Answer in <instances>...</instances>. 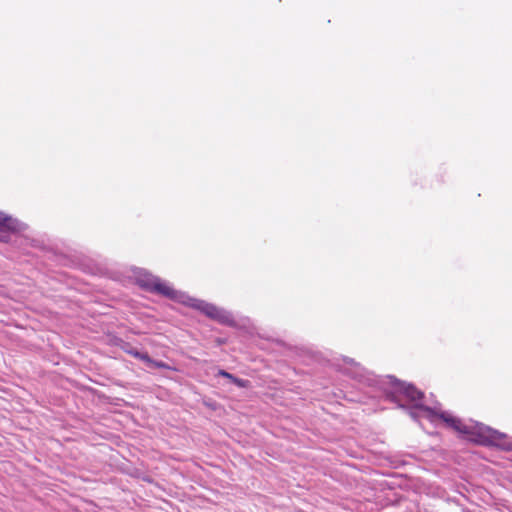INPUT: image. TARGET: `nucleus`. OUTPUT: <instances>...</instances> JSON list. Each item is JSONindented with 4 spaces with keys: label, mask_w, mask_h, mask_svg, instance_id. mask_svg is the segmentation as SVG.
I'll return each mask as SVG.
<instances>
[{
    "label": "nucleus",
    "mask_w": 512,
    "mask_h": 512,
    "mask_svg": "<svg viewBox=\"0 0 512 512\" xmlns=\"http://www.w3.org/2000/svg\"><path fill=\"white\" fill-rule=\"evenodd\" d=\"M344 362L350 365V375L353 378L367 386L378 387L385 393L388 400L397 403L399 407L404 408V405L401 404L403 400L410 402L412 406L409 409V415L414 420H418L421 417L428 419L432 423L441 420L448 427L469 436L471 440L479 444L496 446L503 450H512V439L506 434L473 420L463 422L461 419L452 416L448 412L441 411L436 406L429 407L423 405L421 403L424 397L423 392L412 384L401 382L393 376L378 377L364 370L349 357H345Z\"/></svg>",
    "instance_id": "f257e3e1"
},
{
    "label": "nucleus",
    "mask_w": 512,
    "mask_h": 512,
    "mask_svg": "<svg viewBox=\"0 0 512 512\" xmlns=\"http://www.w3.org/2000/svg\"><path fill=\"white\" fill-rule=\"evenodd\" d=\"M136 279L140 287L151 293L162 295L173 301L197 309L210 319L215 320L220 324L228 326H233L235 324L233 315L227 310L203 300L192 298L184 292L175 290L167 282L162 281L159 277L154 276L145 270L139 271Z\"/></svg>",
    "instance_id": "f03ea898"
},
{
    "label": "nucleus",
    "mask_w": 512,
    "mask_h": 512,
    "mask_svg": "<svg viewBox=\"0 0 512 512\" xmlns=\"http://www.w3.org/2000/svg\"><path fill=\"white\" fill-rule=\"evenodd\" d=\"M26 225L0 211V241L9 242L12 233L21 232Z\"/></svg>",
    "instance_id": "7ed1b4c3"
},
{
    "label": "nucleus",
    "mask_w": 512,
    "mask_h": 512,
    "mask_svg": "<svg viewBox=\"0 0 512 512\" xmlns=\"http://www.w3.org/2000/svg\"><path fill=\"white\" fill-rule=\"evenodd\" d=\"M123 349L127 354L143 362L149 360V355L147 353L140 352L137 348H134L129 344H126V346Z\"/></svg>",
    "instance_id": "20e7f679"
},
{
    "label": "nucleus",
    "mask_w": 512,
    "mask_h": 512,
    "mask_svg": "<svg viewBox=\"0 0 512 512\" xmlns=\"http://www.w3.org/2000/svg\"><path fill=\"white\" fill-rule=\"evenodd\" d=\"M145 363L154 368L160 369H170V366L163 361L154 360L149 356V360L145 361Z\"/></svg>",
    "instance_id": "39448f33"
},
{
    "label": "nucleus",
    "mask_w": 512,
    "mask_h": 512,
    "mask_svg": "<svg viewBox=\"0 0 512 512\" xmlns=\"http://www.w3.org/2000/svg\"><path fill=\"white\" fill-rule=\"evenodd\" d=\"M230 381L235 384L236 386L240 387V388H247L250 386V381L249 380H246V379H241V378H238L234 375H232V378L230 379Z\"/></svg>",
    "instance_id": "423d86ee"
},
{
    "label": "nucleus",
    "mask_w": 512,
    "mask_h": 512,
    "mask_svg": "<svg viewBox=\"0 0 512 512\" xmlns=\"http://www.w3.org/2000/svg\"><path fill=\"white\" fill-rule=\"evenodd\" d=\"M232 375L231 373L227 372L226 370H223V369H219L218 372H217V376H221V377H224V378H227V379H231L232 378Z\"/></svg>",
    "instance_id": "0eeeda50"
}]
</instances>
